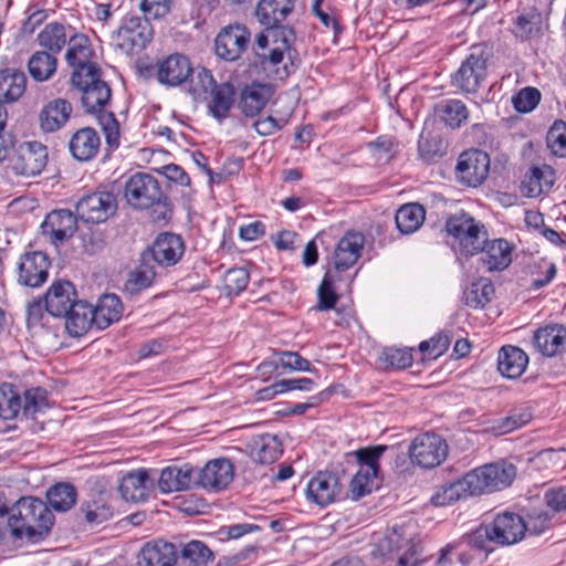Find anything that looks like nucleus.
Segmentation results:
<instances>
[{"mask_svg": "<svg viewBox=\"0 0 566 566\" xmlns=\"http://www.w3.org/2000/svg\"><path fill=\"white\" fill-rule=\"evenodd\" d=\"M72 85L81 91V102L86 113L96 114L98 124L105 135L108 149L119 146V124L113 112H104L111 99L112 90L101 78V69L95 71L72 72Z\"/></svg>", "mask_w": 566, "mask_h": 566, "instance_id": "1", "label": "nucleus"}, {"mask_svg": "<svg viewBox=\"0 0 566 566\" xmlns=\"http://www.w3.org/2000/svg\"><path fill=\"white\" fill-rule=\"evenodd\" d=\"M124 198L134 209H150L151 222L165 226L172 217V203L163 192L159 181L151 175L136 172L124 187Z\"/></svg>", "mask_w": 566, "mask_h": 566, "instance_id": "2", "label": "nucleus"}, {"mask_svg": "<svg viewBox=\"0 0 566 566\" xmlns=\"http://www.w3.org/2000/svg\"><path fill=\"white\" fill-rule=\"evenodd\" d=\"M54 523V515L46 504L33 496L21 497L17 502V514L9 518V524L17 537L27 536L36 541L46 535Z\"/></svg>", "mask_w": 566, "mask_h": 566, "instance_id": "3", "label": "nucleus"}, {"mask_svg": "<svg viewBox=\"0 0 566 566\" xmlns=\"http://www.w3.org/2000/svg\"><path fill=\"white\" fill-rule=\"evenodd\" d=\"M464 475L468 489L474 496L510 486L516 476V468L512 463L501 461L481 465Z\"/></svg>", "mask_w": 566, "mask_h": 566, "instance_id": "4", "label": "nucleus"}, {"mask_svg": "<svg viewBox=\"0 0 566 566\" xmlns=\"http://www.w3.org/2000/svg\"><path fill=\"white\" fill-rule=\"evenodd\" d=\"M154 29L147 18L127 14L119 28L113 32L112 41L116 49L125 54L144 50L153 40Z\"/></svg>", "mask_w": 566, "mask_h": 566, "instance_id": "5", "label": "nucleus"}, {"mask_svg": "<svg viewBox=\"0 0 566 566\" xmlns=\"http://www.w3.org/2000/svg\"><path fill=\"white\" fill-rule=\"evenodd\" d=\"M490 52L480 45L473 46L470 54L452 76V84L465 94H474L488 75Z\"/></svg>", "mask_w": 566, "mask_h": 566, "instance_id": "6", "label": "nucleus"}, {"mask_svg": "<svg viewBox=\"0 0 566 566\" xmlns=\"http://www.w3.org/2000/svg\"><path fill=\"white\" fill-rule=\"evenodd\" d=\"M446 231L458 240L462 252L467 255L476 254L488 235L484 226L465 212L450 217L446 222Z\"/></svg>", "mask_w": 566, "mask_h": 566, "instance_id": "7", "label": "nucleus"}, {"mask_svg": "<svg viewBox=\"0 0 566 566\" xmlns=\"http://www.w3.org/2000/svg\"><path fill=\"white\" fill-rule=\"evenodd\" d=\"M490 157L480 149H469L463 151L455 166L458 180L469 187L482 185L489 176Z\"/></svg>", "mask_w": 566, "mask_h": 566, "instance_id": "8", "label": "nucleus"}, {"mask_svg": "<svg viewBox=\"0 0 566 566\" xmlns=\"http://www.w3.org/2000/svg\"><path fill=\"white\" fill-rule=\"evenodd\" d=\"M448 444L438 434L426 433L417 437L409 449L413 463L431 469L441 464L448 455Z\"/></svg>", "mask_w": 566, "mask_h": 566, "instance_id": "9", "label": "nucleus"}, {"mask_svg": "<svg viewBox=\"0 0 566 566\" xmlns=\"http://www.w3.org/2000/svg\"><path fill=\"white\" fill-rule=\"evenodd\" d=\"M75 209L81 220L87 223H101L115 213L117 201L111 191H96L81 198Z\"/></svg>", "mask_w": 566, "mask_h": 566, "instance_id": "10", "label": "nucleus"}, {"mask_svg": "<svg viewBox=\"0 0 566 566\" xmlns=\"http://www.w3.org/2000/svg\"><path fill=\"white\" fill-rule=\"evenodd\" d=\"M251 34L245 25L224 27L214 40V52L220 59L233 62L248 49Z\"/></svg>", "mask_w": 566, "mask_h": 566, "instance_id": "11", "label": "nucleus"}, {"mask_svg": "<svg viewBox=\"0 0 566 566\" xmlns=\"http://www.w3.org/2000/svg\"><path fill=\"white\" fill-rule=\"evenodd\" d=\"M234 478L233 463L226 458L208 461L200 470L196 469V486L209 492L224 490Z\"/></svg>", "mask_w": 566, "mask_h": 566, "instance_id": "12", "label": "nucleus"}, {"mask_svg": "<svg viewBox=\"0 0 566 566\" xmlns=\"http://www.w3.org/2000/svg\"><path fill=\"white\" fill-rule=\"evenodd\" d=\"M184 252L185 244L179 234L163 232L157 235L153 245L144 251V259L167 268L177 264Z\"/></svg>", "mask_w": 566, "mask_h": 566, "instance_id": "13", "label": "nucleus"}, {"mask_svg": "<svg viewBox=\"0 0 566 566\" xmlns=\"http://www.w3.org/2000/svg\"><path fill=\"white\" fill-rule=\"evenodd\" d=\"M50 265L51 262L45 252L29 251L23 253L18 264L19 283L30 287L41 286L48 280Z\"/></svg>", "mask_w": 566, "mask_h": 566, "instance_id": "14", "label": "nucleus"}, {"mask_svg": "<svg viewBox=\"0 0 566 566\" xmlns=\"http://www.w3.org/2000/svg\"><path fill=\"white\" fill-rule=\"evenodd\" d=\"M48 164V148L40 142H27L19 147L12 168L17 175H40Z\"/></svg>", "mask_w": 566, "mask_h": 566, "instance_id": "15", "label": "nucleus"}, {"mask_svg": "<svg viewBox=\"0 0 566 566\" xmlns=\"http://www.w3.org/2000/svg\"><path fill=\"white\" fill-rule=\"evenodd\" d=\"M77 214L67 209L53 210L46 214L41 224L43 235L57 245L73 237L77 229Z\"/></svg>", "mask_w": 566, "mask_h": 566, "instance_id": "16", "label": "nucleus"}, {"mask_svg": "<svg viewBox=\"0 0 566 566\" xmlns=\"http://www.w3.org/2000/svg\"><path fill=\"white\" fill-rule=\"evenodd\" d=\"M365 238L359 232L348 231L338 241L333 254V272L339 274L352 268L361 255Z\"/></svg>", "mask_w": 566, "mask_h": 566, "instance_id": "17", "label": "nucleus"}, {"mask_svg": "<svg viewBox=\"0 0 566 566\" xmlns=\"http://www.w3.org/2000/svg\"><path fill=\"white\" fill-rule=\"evenodd\" d=\"M340 493L337 474L319 471L307 483L306 499L319 506H326L335 501Z\"/></svg>", "mask_w": 566, "mask_h": 566, "instance_id": "18", "label": "nucleus"}, {"mask_svg": "<svg viewBox=\"0 0 566 566\" xmlns=\"http://www.w3.org/2000/svg\"><path fill=\"white\" fill-rule=\"evenodd\" d=\"M196 486V468L190 463L169 465L161 470L158 489L163 493L190 490Z\"/></svg>", "mask_w": 566, "mask_h": 566, "instance_id": "19", "label": "nucleus"}, {"mask_svg": "<svg viewBox=\"0 0 566 566\" xmlns=\"http://www.w3.org/2000/svg\"><path fill=\"white\" fill-rule=\"evenodd\" d=\"M193 73L189 59L180 53H175L157 65V80L166 86H178L185 83Z\"/></svg>", "mask_w": 566, "mask_h": 566, "instance_id": "20", "label": "nucleus"}, {"mask_svg": "<svg viewBox=\"0 0 566 566\" xmlns=\"http://www.w3.org/2000/svg\"><path fill=\"white\" fill-rule=\"evenodd\" d=\"M73 107L65 98H54L41 108L38 119L39 127L43 133H55L63 128L69 122Z\"/></svg>", "mask_w": 566, "mask_h": 566, "instance_id": "21", "label": "nucleus"}, {"mask_svg": "<svg viewBox=\"0 0 566 566\" xmlns=\"http://www.w3.org/2000/svg\"><path fill=\"white\" fill-rule=\"evenodd\" d=\"M45 311L54 317H62L76 300V290L69 281H56L43 296Z\"/></svg>", "mask_w": 566, "mask_h": 566, "instance_id": "22", "label": "nucleus"}, {"mask_svg": "<svg viewBox=\"0 0 566 566\" xmlns=\"http://www.w3.org/2000/svg\"><path fill=\"white\" fill-rule=\"evenodd\" d=\"M495 544L512 545L520 542L525 535L523 517L514 513L497 515L491 524Z\"/></svg>", "mask_w": 566, "mask_h": 566, "instance_id": "23", "label": "nucleus"}, {"mask_svg": "<svg viewBox=\"0 0 566 566\" xmlns=\"http://www.w3.org/2000/svg\"><path fill=\"white\" fill-rule=\"evenodd\" d=\"M386 548L391 555H397L399 566H417L420 554L419 544L407 537L405 531L394 528L385 538Z\"/></svg>", "mask_w": 566, "mask_h": 566, "instance_id": "24", "label": "nucleus"}, {"mask_svg": "<svg viewBox=\"0 0 566 566\" xmlns=\"http://www.w3.org/2000/svg\"><path fill=\"white\" fill-rule=\"evenodd\" d=\"M138 564L140 566L178 565L177 547L163 539L147 543L140 551Z\"/></svg>", "mask_w": 566, "mask_h": 566, "instance_id": "25", "label": "nucleus"}, {"mask_svg": "<svg viewBox=\"0 0 566 566\" xmlns=\"http://www.w3.org/2000/svg\"><path fill=\"white\" fill-rule=\"evenodd\" d=\"M101 147V138L97 132L92 127L77 129L70 138L69 150L77 161H88L93 159Z\"/></svg>", "mask_w": 566, "mask_h": 566, "instance_id": "26", "label": "nucleus"}, {"mask_svg": "<svg viewBox=\"0 0 566 566\" xmlns=\"http://www.w3.org/2000/svg\"><path fill=\"white\" fill-rule=\"evenodd\" d=\"M481 262L488 271H502L512 262V247L505 239H495L488 241L485 238L481 250Z\"/></svg>", "mask_w": 566, "mask_h": 566, "instance_id": "27", "label": "nucleus"}, {"mask_svg": "<svg viewBox=\"0 0 566 566\" xmlns=\"http://www.w3.org/2000/svg\"><path fill=\"white\" fill-rule=\"evenodd\" d=\"M62 317L65 318V329L72 337L84 335L95 325L93 306L85 301L73 302V306H69Z\"/></svg>", "mask_w": 566, "mask_h": 566, "instance_id": "28", "label": "nucleus"}, {"mask_svg": "<svg viewBox=\"0 0 566 566\" xmlns=\"http://www.w3.org/2000/svg\"><path fill=\"white\" fill-rule=\"evenodd\" d=\"M69 49L65 54L67 64L74 67L73 72L95 71L99 67L91 63L92 48L90 40L84 34H73L67 40Z\"/></svg>", "mask_w": 566, "mask_h": 566, "instance_id": "29", "label": "nucleus"}, {"mask_svg": "<svg viewBox=\"0 0 566 566\" xmlns=\"http://www.w3.org/2000/svg\"><path fill=\"white\" fill-rule=\"evenodd\" d=\"M151 482L146 470L128 472L118 485V492L125 501L144 502L149 495Z\"/></svg>", "mask_w": 566, "mask_h": 566, "instance_id": "30", "label": "nucleus"}, {"mask_svg": "<svg viewBox=\"0 0 566 566\" xmlns=\"http://www.w3.org/2000/svg\"><path fill=\"white\" fill-rule=\"evenodd\" d=\"M294 9V0H260L255 17L265 28L277 27Z\"/></svg>", "mask_w": 566, "mask_h": 566, "instance_id": "31", "label": "nucleus"}, {"mask_svg": "<svg viewBox=\"0 0 566 566\" xmlns=\"http://www.w3.org/2000/svg\"><path fill=\"white\" fill-rule=\"evenodd\" d=\"M566 344V328L560 325L545 326L534 334V345L537 350L547 357L562 352Z\"/></svg>", "mask_w": 566, "mask_h": 566, "instance_id": "32", "label": "nucleus"}, {"mask_svg": "<svg viewBox=\"0 0 566 566\" xmlns=\"http://www.w3.org/2000/svg\"><path fill=\"white\" fill-rule=\"evenodd\" d=\"M81 512L91 525H98L108 521L114 513L111 496L104 492L90 494L88 499L82 503Z\"/></svg>", "mask_w": 566, "mask_h": 566, "instance_id": "33", "label": "nucleus"}, {"mask_svg": "<svg viewBox=\"0 0 566 566\" xmlns=\"http://www.w3.org/2000/svg\"><path fill=\"white\" fill-rule=\"evenodd\" d=\"M528 364L526 353L516 346H503L497 356V369L506 378H518Z\"/></svg>", "mask_w": 566, "mask_h": 566, "instance_id": "34", "label": "nucleus"}, {"mask_svg": "<svg viewBox=\"0 0 566 566\" xmlns=\"http://www.w3.org/2000/svg\"><path fill=\"white\" fill-rule=\"evenodd\" d=\"M209 96V114L219 123H222L229 116L234 104L235 88L230 82H222L214 86Z\"/></svg>", "mask_w": 566, "mask_h": 566, "instance_id": "35", "label": "nucleus"}, {"mask_svg": "<svg viewBox=\"0 0 566 566\" xmlns=\"http://www.w3.org/2000/svg\"><path fill=\"white\" fill-rule=\"evenodd\" d=\"M95 326L105 329L113 323L118 322L123 315L124 306L120 298L115 294H104L93 307Z\"/></svg>", "mask_w": 566, "mask_h": 566, "instance_id": "36", "label": "nucleus"}, {"mask_svg": "<svg viewBox=\"0 0 566 566\" xmlns=\"http://www.w3.org/2000/svg\"><path fill=\"white\" fill-rule=\"evenodd\" d=\"M27 76L17 69L0 70V101L13 103L25 92Z\"/></svg>", "mask_w": 566, "mask_h": 566, "instance_id": "37", "label": "nucleus"}, {"mask_svg": "<svg viewBox=\"0 0 566 566\" xmlns=\"http://www.w3.org/2000/svg\"><path fill=\"white\" fill-rule=\"evenodd\" d=\"M271 34V42L274 46L270 50L269 54H263V59L269 61V66H276L283 61L284 52L290 50L295 34L292 28L287 25L277 24V27L266 28Z\"/></svg>", "mask_w": 566, "mask_h": 566, "instance_id": "38", "label": "nucleus"}, {"mask_svg": "<svg viewBox=\"0 0 566 566\" xmlns=\"http://www.w3.org/2000/svg\"><path fill=\"white\" fill-rule=\"evenodd\" d=\"M554 170L545 166L544 169L539 167H532L522 180V190L527 197L535 198L543 192H547L554 185L555 177Z\"/></svg>", "mask_w": 566, "mask_h": 566, "instance_id": "39", "label": "nucleus"}, {"mask_svg": "<svg viewBox=\"0 0 566 566\" xmlns=\"http://www.w3.org/2000/svg\"><path fill=\"white\" fill-rule=\"evenodd\" d=\"M270 98V88L262 84L245 86L241 92L239 107L248 117L256 116Z\"/></svg>", "mask_w": 566, "mask_h": 566, "instance_id": "40", "label": "nucleus"}, {"mask_svg": "<svg viewBox=\"0 0 566 566\" xmlns=\"http://www.w3.org/2000/svg\"><path fill=\"white\" fill-rule=\"evenodd\" d=\"M282 444L276 436L262 434L253 440L251 457L260 464H271L282 454Z\"/></svg>", "mask_w": 566, "mask_h": 566, "instance_id": "41", "label": "nucleus"}, {"mask_svg": "<svg viewBox=\"0 0 566 566\" xmlns=\"http://www.w3.org/2000/svg\"><path fill=\"white\" fill-rule=\"evenodd\" d=\"M67 40L65 27L59 22L48 23L36 36L39 45L54 55L63 50Z\"/></svg>", "mask_w": 566, "mask_h": 566, "instance_id": "42", "label": "nucleus"}, {"mask_svg": "<svg viewBox=\"0 0 566 566\" xmlns=\"http://www.w3.org/2000/svg\"><path fill=\"white\" fill-rule=\"evenodd\" d=\"M56 55L46 51L34 52L28 61V71L36 82L50 80L56 71Z\"/></svg>", "mask_w": 566, "mask_h": 566, "instance_id": "43", "label": "nucleus"}, {"mask_svg": "<svg viewBox=\"0 0 566 566\" xmlns=\"http://www.w3.org/2000/svg\"><path fill=\"white\" fill-rule=\"evenodd\" d=\"M213 559L212 551L201 541H190L178 554V566H207Z\"/></svg>", "mask_w": 566, "mask_h": 566, "instance_id": "44", "label": "nucleus"}, {"mask_svg": "<svg viewBox=\"0 0 566 566\" xmlns=\"http://www.w3.org/2000/svg\"><path fill=\"white\" fill-rule=\"evenodd\" d=\"M426 219V211L419 203H408L396 212V224L403 234L417 231Z\"/></svg>", "mask_w": 566, "mask_h": 566, "instance_id": "45", "label": "nucleus"}, {"mask_svg": "<svg viewBox=\"0 0 566 566\" xmlns=\"http://www.w3.org/2000/svg\"><path fill=\"white\" fill-rule=\"evenodd\" d=\"M50 408L49 392L42 387H32L23 392L22 397V417L34 419L38 413L44 412Z\"/></svg>", "mask_w": 566, "mask_h": 566, "instance_id": "46", "label": "nucleus"}, {"mask_svg": "<svg viewBox=\"0 0 566 566\" xmlns=\"http://www.w3.org/2000/svg\"><path fill=\"white\" fill-rule=\"evenodd\" d=\"M467 478L463 475L453 482L444 484L432 496V503L438 506L450 505L461 499L473 496L471 490L468 489Z\"/></svg>", "mask_w": 566, "mask_h": 566, "instance_id": "47", "label": "nucleus"}, {"mask_svg": "<svg viewBox=\"0 0 566 566\" xmlns=\"http://www.w3.org/2000/svg\"><path fill=\"white\" fill-rule=\"evenodd\" d=\"M76 490L70 483H57L49 489L46 499L55 511L65 512L74 506L76 502Z\"/></svg>", "mask_w": 566, "mask_h": 566, "instance_id": "48", "label": "nucleus"}, {"mask_svg": "<svg viewBox=\"0 0 566 566\" xmlns=\"http://www.w3.org/2000/svg\"><path fill=\"white\" fill-rule=\"evenodd\" d=\"M387 449V446H375L356 450L353 454L359 465L358 471L378 479L379 460Z\"/></svg>", "mask_w": 566, "mask_h": 566, "instance_id": "49", "label": "nucleus"}, {"mask_svg": "<svg viewBox=\"0 0 566 566\" xmlns=\"http://www.w3.org/2000/svg\"><path fill=\"white\" fill-rule=\"evenodd\" d=\"M156 277L155 266L150 260L144 259V252L140 255L139 265L129 273L126 282V289L130 292H138L149 287Z\"/></svg>", "mask_w": 566, "mask_h": 566, "instance_id": "50", "label": "nucleus"}, {"mask_svg": "<svg viewBox=\"0 0 566 566\" xmlns=\"http://www.w3.org/2000/svg\"><path fill=\"white\" fill-rule=\"evenodd\" d=\"M438 109L441 119L453 129L461 127L469 117V111L460 99L444 101L438 106Z\"/></svg>", "mask_w": 566, "mask_h": 566, "instance_id": "51", "label": "nucleus"}, {"mask_svg": "<svg viewBox=\"0 0 566 566\" xmlns=\"http://www.w3.org/2000/svg\"><path fill=\"white\" fill-rule=\"evenodd\" d=\"M493 544H495V539L493 538V530L491 524L481 525L472 533L463 536L455 546L462 551L461 548L464 546L472 547L479 551H484L486 553L493 551Z\"/></svg>", "mask_w": 566, "mask_h": 566, "instance_id": "52", "label": "nucleus"}, {"mask_svg": "<svg viewBox=\"0 0 566 566\" xmlns=\"http://www.w3.org/2000/svg\"><path fill=\"white\" fill-rule=\"evenodd\" d=\"M494 292V285L489 279H480L464 293L465 304L473 308L484 307L492 300Z\"/></svg>", "mask_w": 566, "mask_h": 566, "instance_id": "53", "label": "nucleus"}, {"mask_svg": "<svg viewBox=\"0 0 566 566\" xmlns=\"http://www.w3.org/2000/svg\"><path fill=\"white\" fill-rule=\"evenodd\" d=\"M339 280V275L332 270H327L317 290L318 302L317 311L332 310L338 301L335 289V282Z\"/></svg>", "mask_w": 566, "mask_h": 566, "instance_id": "54", "label": "nucleus"}, {"mask_svg": "<svg viewBox=\"0 0 566 566\" xmlns=\"http://www.w3.org/2000/svg\"><path fill=\"white\" fill-rule=\"evenodd\" d=\"M22 413V398L12 385L0 387V417L4 420L17 418Z\"/></svg>", "mask_w": 566, "mask_h": 566, "instance_id": "55", "label": "nucleus"}, {"mask_svg": "<svg viewBox=\"0 0 566 566\" xmlns=\"http://www.w3.org/2000/svg\"><path fill=\"white\" fill-rule=\"evenodd\" d=\"M547 146L558 157L566 156V123L555 120L546 136Z\"/></svg>", "mask_w": 566, "mask_h": 566, "instance_id": "56", "label": "nucleus"}, {"mask_svg": "<svg viewBox=\"0 0 566 566\" xmlns=\"http://www.w3.org/2000/svg\"><path fill=\"white\" fill-rule=\"evenodd\" d=\"M378 479L364 472L357 471L349 483V492L353 500L369 494L374 489H378Z\"/></svg>", "mask_w": 566, "mask_h": 566, "instance_id": "57", "label": "nucleus"}, {"mask_svg": "<svg viewBox=\"0 0 566 566\" xmlns=\"http://www.w3.org/2000/svg\"><path fill=\"white\" fill-rule=\"evenodd\" d=\"M250 280L249 272L243 268H232L226 272L223 282L229 295H238L244 291Z\"/></svg>", "mask_w": 566, "mask_h": 566, "instance_id": "58", "label": "nucleus"}, {"mask_svg": "<svg viewBox=\"0 0 566 566\" xmlns=\"http://www.w3.org/2000/svg\"><path fill=\"white\" fill-rule=\"evenodd\" d=\"M541 101V92L535 87H524L512 97L514 108L518 113L532 112Z\"/></svg>", "mask_w": 566, "mask_h": 566, "instance_id": "59", "label": "nucleus"}, {"mask_svg": "<svg viewBox=\"0 0 566 566\" xmlns=\"http://www.w3.org/2000/svg\"><path fill=\"white\" fill-rule=\"evenodd\" d=\"M174 6L175 0H142L139 9L145 14L144 18L158 20L168 15Z\"/></svg>", "mask_w": 566, "mask_h": 566, "instance_id": "60", "label": "nucleus"}, {"mask_svg": "<svg viewBox=\"0 0 566 566\" xmlns=\"http://www.w3.org/2000/svg\"><path fill=\"white\" fill-rule=\"evenodd\" d=\"M552 516L543 510H534L523 517L525 534L539 535L551 525Z\"/></svg>", "mask_w": 566, "mask_h": 566, "instance_id": "61", "label": "nucleus"}, {"mask_svg": "<svg viewBox=\"0 0 566 566\" xmlns=\"http://www.w3.org/2000/svg\"><path fill=\"white\" fill-rule=\"evenodd\" d=\"M471 557L460 551L455 544H448L442 551L436 566H468Z\"/></svg>", "mask_w": 566, "mask_h": 566, "instance_id": "62", "label": "nucleus"}, {"mask_svg": "<svg viewBox=\"0 0 566 566\" xmlns=\"http://www.w3.org/2000/svg\"><path fill=\"white\" fill-rule=\"evenodd\" d=\"M218 84L211 71L202 67L196 73L195 78L191 81L190 92L193 98H198L201 94H209Z\"/></svg>", "mask_w": 566, "mask_h": 566, "instance_id": "63", "label": "nucleus"}, {"mask_svg": "<svg viewBox=\"0 0 566 566\" xmlns=\"http://www.w3.org/2000/svg\"><path fill=\"white\" fill-rule=\"evenodd\" d=\"M279 363L283 368L298 371L317 373L312 364L296 352H277Z\"/></svg>", "mask_w": 566, "mask_h": 566, "instance_id": "64", "label": "nucleus"}]
</instances>
